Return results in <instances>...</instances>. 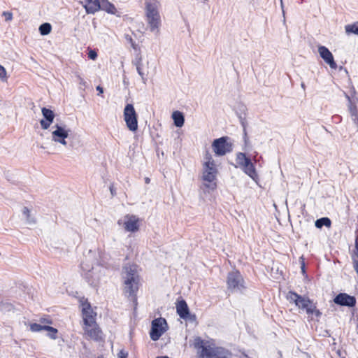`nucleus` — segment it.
<instances>
[{"label": "nucleus", "mask_w": 358, "mask_h": 358, "mask_svg": "<svg viewBox=\"0 0 358 358\" xmlns=\"http://www.w3.org/2000/svg\"><path fill=\"white\" fill-rule=\"evenodd\" d=\"M239 110L241 113L236 112L240 123L245 122L246 120L245 118V111L246 107L243 105L240 106Z\"/></svg>", "instance_id": "c756f323"}, {"label": "nucleus", "mask_w": 358, "mask_h": 358, "mask_svg": "<svg viewBox=\"0 0 358 358\" xmlns=\"http://www.w3.org/2000/svg\"><path fill=\"white\" fill-rule=\"evenodd\" d=\"M43 119L40 120V124L43 129H48L53 122L55 117V113L51 109L43 107L41 108Z\"/></svg>", "instance_id": "f8f14e48"}, {"label": "nucleus", "mask_w": 358, "mask_h": 358, "mask_svg": "<svg viewBox=\"0 0 358 358\" xmlns=\"http://www.w3.org/2000/svg\"><path fill=\"white\" fill-rule=\"evenodd\" d=\"M99 5L101 6L100 10H104L108 13L115 14L117 10L115 6L108 0H101Z\"/></svg>", "instance_id": "4be33fe9"}, {"label": "nucleus", "mask_w": 358, "mask_h": 358, "mask_svg": "<svg viewBox=\"0 0 358 358\" xmlns=\"http://www.w3.org/2000/svg\"><path fill=\"white\" fill-rule=\"evenodd\" d=\"M45 331H47L48 333V336L49 338H50L51 339H56L57 338V333H58V330L56 329V328H54L52 327H50V326H48L47 325L46 328H45Z\"/></svg>", "instance_id": "cd10ccee"}, {"label": "nucleus", "mask_w": 358, "mask_h": 358, "mask_svg": "<svg viewBox=\"0 0 358 358\" xmlns=\"http://www.w3.org/2000/svg\"><path fill=\"white\" fill-rule=\"evenodd\" d=\"M159 2L157 0H149L145 2V15L151 31L157 34L161 23L159 13Z\"/></svg>", "instance_id": "7ed1b4c3"}, {"label": "nucleus", "mask_w": 358, "mask_h": 358, "mask_svg": "<svg viewBox=\"0 0 358 358\" xmlns=\"http://www.w3.org/2000/svg\"><path fill=\"white\" fill-rule=\"evenodd\" d=\"M132 64L136 66L138 75L141 77L143 82L145 83L146 78L143 71L142 57L140 54L136 55L135 59L132 60Z\"/></svg>", "instance_id": "6ab92c4d"}, {"label": "nucleus", "mask_w": 358, "mask_h": 358, "mask_svg": "<svg viewBox=\"0 0 358 358\" xmlns=\"http://www.w3.org/2000/svg\"><path fill=\"white\" fill-rule=\"evenodd\" d=\"M6 71L5 68L0 64V78L3 79L6 78Z\"/></svg>", "instance_id": "a19ab883"}, {"label": "nucleus", "mask_w": 358, "mask_h": 358, "mask_svg": "<svg viewBox=\"0 0 358 358\" xmlns=\"http://www.w3.org/2000/svg\"><path fill=\"white\" fill-rule=\"evenodd\" d=\"M296 306L302 310H305L306 313L311 312V309L314 308V303L309 298L299 295V299L296 302Z\"/></svg>", "instance_id": "2eb2a0df"}, {"label": "nucleus", "mask_w": 358, "mask_h": 358, "mask_svg": "<svg viewBox=\"0 0 358 358\" xmlns=\"http://www.w3.org/2000/svg\"><path fill=\"white\" fill-rule=\"evenodd\" d=\"M346 97H347V99H348L349 101H351L350 97L349 96L347 95Z\"/></svg>", "instance_id": "4d7b16f0"}, {"label": "nucleus", "mask_w": 358, "mask_h": 358, "mask_svg": "<svg viewBox=\"0 0 358 358\" xmlns=\"http://www.w3.org/2000/svg\"><path fill=\"white\" fill-rule=\"evenodd\" d=\"M350 111H351V113L352 115H356L357 113V110L356 108H353L352 106L350 107Z\"/></svg>", "instance_id": "c03bdc74"}, {"label": "nucleus", "mask_w": 358, "mask_h": 358, "mask_svg": "<svg viewBox=\"0 0 358 358\" xmlns=\"http://www.w3.org/2000/svg\"><path fill=\"white\" fill-rule=\"evenodd\" d=\"M117 224L119 225H121L122 224V220H119L118 222H117Z\"/></svg>", "instance_id": "6e6d98bb"}, {"label": "nucleus", "mask_w": 358, "mask_h": 358, "mask_svg": "<svg viewBox=\"0 0 358 358\" xmlns=\"http://www.w3.org/2000/svg\"><path fill=\"white\" fill-rule=\"evenodd\" d=\"M41 323H48V324H52V321L48 320V319H44V318H42L41 320Z\"/></svg>", "instance_id": "a18cd8bd"}, {"label": "nucleus", "mask_w": 358, "mask_h": 358, "mask_svg": "<svg viewBox=\"0 0 358 358\" xmlns=\"http://www.w3.org/2000/svg\"><path fill=\"white\" fill-rule=\"evenodd\" d=\"M176 312L178 315L183 320H187L189 316V309L184 299L178 301L176 304Z\"/></svg>", "instance_id": "f3484780"}, {"label": "nucleus", "mask_w": 358, "mask_h": 358, "mask_svg": "<svg viewBox=\"0 0 358 358\" xmlns=\"http://www.w3.org/2000/svg\"><path fill=\"white\" fill-rule=\"evenodd\" d=\"M97 56L98 55H97L96 52L94 50H90L88 52V58L92 60H95L97 58Z\"/></svg>", "instance_id": "e433bc0d"}, {"label": "nucleus", "mask_w": 358, "mask_h": 358, "mask_svg": "<svg viewBox=\"0 0 358 358\" xmlns=\"http://www.w3.org/2000/svg\"><path fill=\"white\" fill-rule=\"evenodd\" d=\"M331 224V221L327 217L319 218L315 222V226L318 229H321L324 226L327 227H330Z\"/></svg>", "instance_id": "b1692460"}, {"label": "nucleus", "mask_w": 358, "mask_h": 358, "mask_svg": "<svg viewBox=\"0 0 358 358\" xmlns=\"http://www.w3.org/2000/svg\"><path fill=\"white\" fill-rule=\"evenodd\" d=\"M356 331H357V332L358 334V324H357V327H356Z\"/></svg>", "instance_id": "13d9d810"}, {"label": "nucleus", "mask_w": 358, "mask_h": 358, "mask_svg": "<svg viewBox=\"0 0 358 358\" xmlns=\"http://www.w3.org/2000/svg\"><path fill=\"white\" fill-rule=\"evenodd\" d=\"M345 30L348 34H353L358 35V21L352 24L345 25Z\"/></svg>", "instance_id": "393cba45"}, {"label": "nucleus", "mask_w": 358, "mask_h": 358, "mask_svg": "<svg viewBox=\"0 0 358 358\" xmlns=\"http://www.w3.org/2000/svg\"><path fill=\"white\" fill-rule=\"evenodd\" d=\"M47 325H42L37 323H32L30 324V330L33 332H38L42 330L45 331Z\"/></svg>", "instance_id": "7c9ffc66"}, {"label": "nucleus", "mask_w": 358, "mask_h": 358, "mask_svg": "<svg viewBox=\"0 0 358 358\" xmlns=\"http://www.w3.org/2000/svg\"><path fill=\"white\" fill-rule=\"evenodd\" d=\"M334 302L341 306L353 308L356 306L357 300L355 296L346 293H339L334 298Z\"/></svg>", "instance_id": "1a4fd4ad"}, {"label": "nucleus", "mask_w": 358, "mask_h": 358, "mask_svg": "<svg viewBox=\"0 0 358 358\" xmlns=\"http://www.w3.org/2000/svg\"><path fill=\"white\" fill-rule=\"evenodd\" d=\"M241 124L243 127V131L244 135L247 136V131H246V127L248 125L247 121L245 120V122H241Z\"/></svg>", "instance_id": "79ce46f5"}, {"label": "nucleus", "mask_w": 358, "mask_h": 358, "mask_svg": "<svg viewBox=\"0 0 358 358\" xmlns=\"http://www.w3.org/2000/svg\"><path fill=\"white\" fill-rule=\"evenodd\" d=\"M38 30L42 36H45L50 33L52 26L50 23L45 22L40 25Z\"/></svg>", "instance_id": "a878e982"}, {"label": "nucleus", "mask_w": 358, "mask_h": 358, "mask_svg": "<svg viewBox=\"0 0 358 358\" xmlns=\"http://www.w3.org/2000/svg\"><path fill=\"white\" fill-rule=\"evenodd\" d=\"M352 92H353L354 94L356 93L355 88H353Z\"/></svg>", "instance_id": "bf43d9fd"}, {"label": "nucleus", "mask_w": 358, "mask_h": 358, "mask_svg": "<svg viewBox=\"0 0 358 358\" xmlns=\"http://www.w3.org/2000/svg\"><path fill=\"white\" fill-rule=\"evenodd\" d=\"M227 287L231 292L242 291L245 289L244 280L238 271L229 272L227 279Z\"/></svg>", "instance_id": "0eeeda50"}, {"label": "nucleus", "mask_w": 358, "mask_h": 358, "mask_svg": "<svg viewBox=\"0 0 358 358\" xmlns=\"http://www.w3.org/2000/svg\"><path fill=\"white\" fill-rule=\"evenodd\" d=\"M174 125L177 127H181L185 122V117L182 112L176 110L172 113Z\"/></svg>", "instance_id": "5701e85b"}, {"label": "nucleus", "mask_w": 358, "mask_h": 358, "mask_svg": "<svg viewBox=\"0 0 358 358\" xmlns=\"http://www.w3.org/2000/svg\"><path fill=\"white\" fill-rule=\"evenodd\" d=\"M301 87H302L303 90H305V88H306V85H305V84H304L303 83H302L301 84Z\"/></svg>", "instance_id": "603ef678"}, {"label": "nucleus", "mask_w": 358, "mask_h": 358, "mask_svg": "<svg viewBox=\"0 0 358 358\" xmlns=\"http://www.w3.org/2000/svg\"><path fill=\"white\" fill-rule=\"evenodd\" d=\"M124 229L129 232L137 231L139 229L138 218L134 215H127L124 217Z\"/></svg>", "instance_id": "ddd939ff"}, {"label": "nucleus", "mask_w": 358, "mask_h": 358, "mask_svg": "<svg viewBox=\"0 0 358 358\" xmlns=\"http://www.w3.org/2000/svg\"><path fill=\"white\" fill-rule=\"evenodd\" d=\"M3 15L5 17L6 21H10L13 18V14L8 11H4Z\"/></svg>", "instance_id": "58836bf2"}, {"label": "nucleus", "mask_w": 358, "mask_h": 358, "mask_svg": "<svg viewBox=\"0 0 358 358\" xmlns=\"http://www.w3.org/2000/svg\"><path fill=\"white\" fill-rule=\"evenodd\" d=\"M110 192L112 194V195H114L115 194V192H114V189L112 187H110Z\"/></svg>", "instance_id": "8fccbe9b"}, {"label": "nucleus", "mask_w": 358, "mask_h": 358, "mask_svg": "<svg viewBox=\"0 0 358 358\" xmlns=\"http://www.w3.org/2000/svg\"><path fill=\"white\" fill-rule=\"evenodd\" d=\"M124 270V292L125 295L133 301H136V292L139 286V275L136 270V266L129 265Z\"/></svg>", "instance_id": "f257e3e1"}, {"label": "nucleus", "mask_w": 358, "mask_h": 358, "mask_svg": "<svg viewBox=\"0 0 358 358\" xmlns=\"http://www.w3.org/2000/svg\"><path fill=\"white\" fill-rule=\"evenodd\" d=\"M127 357H128V352L127 351H125L124 349H122L117 353V358H127Z\"/></svg>", "instance_id": "4c0bfd02"}, {"label": "nucleus", "mask_w": 358, "mask_h": 358, "mask_svg": "<svg viewBox=\"0 0 358 358\" xmlns=\"http://www.w3.org/2000/svg\"><path fill=\"white\" fill-rule=\"evenodd\" d=\"M123 115L127 128L131 131H136L138 129V116L133 104L125 106Z\"/></svg>", "instance_id": "423d86ee"}, {"label": "nucleus", "mask_w": 358, "mask_h": 358, "mask_svg": "<svg viewBox=\"0 0 358 358\" xmlns=\"http://www.w3.org/2000/svg\"><path fill=\"white\" fill-rule=\"evenodd\" d=\"M168 329V324L166 319L159 317L154 319L152 321L151 329L150 331V338L157 341L159 339L162 335Z\"/></svg>", "instance_id": "39448f33"}, {"label": "nucleus", "mask_w": 358, "mask_h": 358, "mask_svg": "<svg viewBox=\"0 0 358 358\" xmlns=\"http://www.w3.org/2000/svg\"><path fill=\"white\" fill-rule=\"evenodd\" d=\"M96 90L99 92V94H102L103 92V87H101L99 85L96 87Z\"/></svg>", "instance_id": "49530a36"}, {"label": "nucleus", "mask_w": 358, "mask_h": 358, "mask_svg": "<svg viewBox=\"0 0 358 358\" xmlns=\"http://www.w3.org/2000/svg\"><path fill=\"white\" fill-rule=\"evenodd\" d=\"M76 77L80 85V88L84 90L87 86L86 81L80 75H77Z\"/></svg>", "instance_id": "f704fd0d"}, {"label": "nucleus", "mask_w": 358, "mask_h": 358, "mask_svg": "<svg viewBox=\"0 0 358 358\" xmlns=\"http://www.w3.org/2000/svg\"><path fill=\"white\" fill-rule=\"evenodd\" d=\"M241 169L245 174H247L252 179H255L256 177H257L255 165L252 164L250 159L248 163L244 164Z\"/></svg>", "instance_id": "aec40b11"}, {"label": "nucleus", "mask_w": 358, "mask_h": 358, "mask_svg": "<svg viewBox=\"0 0 358 358\" xmlns=\"http://www.w3.org/2000/svg\"><path fill=\"white\" fill-rule=\"evenodd\" d=\"M186 320H188L189 322H196V317L194 314H191L189 313V316L187 318Z\"/></svg>", "instance_id": "37998d69"}, {"label": "nucleus", "mask_w": 358, "mask_h": 358, "mask_svg": "<svg viewBox=\"0 0 358 358\" xmlns=\"http://www.w3.org/2000/svg\"><path fill=\"white\" fill-rule=\"evenodd\" d=\"M81 3L87 14H94L100 10L99 0H84Z\"/></svg>", "instance_id": "dca6fc26"}, {"label": "nucleus", "mask_w": 358, "mask_h": 358, "mask_svg": "<svg viewBox=\"0 0 358 358\" xmlns=\"http://www.w3.org/2000/svg\"><path fill=\"white\" fill-rule=\"evenodd\" d=\"M355 249L358 254V240H357V238L356 239V241H355Z\"/></svg>", "instance_id": "09e8293b"}, {"label": "nucleus", "mask_w": 358, "mask_h": 358, "mask_svg": "<svg viewBox=\"0 0 358 358\" xmlns=\"http://www.w3.org/2000/svg\"><path fill=\"white\" fill-rule=\"evenodd\" d=\"M54 127L55 128V130L52 132V140L55 142L66 145V138L69 136V132L70 130L66 129L64 127L58 124H55Z\"/></svg>", "instance_id": "9d476101"}, {"label": "nucleus", "mask_w": 358, "mask_h": 358, "mask_svg": "<svg viewBox=\"0 0 358 358\" xmlns=\"http://www.w3.org/2000/svg\"><path fill=\"white\" fill-rule=\"evenodd\" d=\"M125 38H126V40L131 43L132 48L134 49H136V45L135 42L133 41L132 38L129 35H126Z\"/></svg>", "instance_id": "ea45409f"}, {"label": "nucleus", "mask_w": 358, "mask_h": 358, "mask_svg": "<svg viewBox=\"0 0 358 358\" xmlns=\"http://www.w3.org/2000/svg\"><path fill=\"white\" fill-rule=\"evenodd\" d=\"M157 358H169V357L167 356H161V357H157Z\"/></svg>", "instance_id": "864d4df0"}, {"label": "nucleus", "mask_w": 358, "mask_h": 358, "mask_svg": "<svg viewBox=\"0 0 358 358\" xmlns=\"http://www.w3.org/2000/svg\"><path fill=\"white\" fill-rule=\"evenodd\" d=\"M203 171L206 172H212L213 174H217V169L215 163L211 164H203Z\"/></svg>", "instance_id": "2f4dec72"}, {"label": "nucleus", "mask_w": 358, "mask_h": 358, "mask_svg": "<svg viewBox=\"0 0 358 358\" xmlns=\"http://www.w3.org/2000/svg\"><path fill=\"white\" fill-rule=\"evenodd\" d=\"M84 329L85 334L91 339L96 341L102 340V331L96 322L90 327L85 326Z\"/></svg>", "instance_id": "4468645a"}, {"label": "nucleus", "mask_w": 358, "mask_h": 358, "mask_svg": "<svg viewBox=\"0 0 358 358\" xmlns=\"http://www.w3.org/2000/svg\"><path fill=\"white\" fill-rule=\"evenodd\" d=\"M280 1H281V6H282V9H283L282 1V0H280ZM282 13H283V15H285V10H282Z\"/></svg>", "instance_id": "3c124183"}, {"label": "nucleus", "mask_w": 358, "mask_h": 358, "mask_svg": "<svg viewBox=\"0 0 358 358\" xmlns=\"http://www.w3.org/2000/svg\"><path fill=\"white\" fill-rule=\"evenodd\" d=\"M212 148L215 155L223 156L232 151L233 144L229 137L222 136L213 141Z\"/></svg>", "instance_id": "20e7f679"}, {"label": "nucleus", "mask_w": 358, "mask_h": 358, "mask_svg": "<svg viewBox=\"0 0 358 358\" xmlns=\"http://www.w3.org/2000/svg\"><path fill=\"white\" fill-rule=\"evenodd\" d=\"M307 314L310 315H315L316 317H320L322 315V313L317 309L315 304L314 303V308L311 309V312L307 313Z\"/></svg>", "instance_id": "c9c22d12"}, {"label": "nucleus", "mask_w": 358, "mask_h": 358, "mask_svg": "<svg viewBox=\"0 0 358 358\" xmlns=\"http://www.w3.org/2000/svg\"><path fill=\"white\" fill-rule=\"evenodd\" d=\"M201 337H196L193 345L196 349L201 350V358H231L232 353L222 347H210Z\"/></svg>", "instance_id": "f03ea898"}, {"label": "nucleus", "mask_w": 358, "mask_h": 358, "mask_svg": "<svg viewBox=\"0 0 358 358\" xmlns=\"http://www.w3.org/2000/svg\"><path fill=\"white\" fill-rule=\"evenodd\" d=\"M217 175L213 174L212 172L203 171L202 178L205 182H208V184H204V186L210 189L214 190L217 187L216 183L214 182L216 180Z\"/></svg>", "instance_id": "a211bd4d"}, {"label": "nucleus", "mask_w": 358, "mask_h": 358, "mask_svg": "<svg viewBox=\"0 0 358 358\" xmlns=\"http://www.w3.org/2000/svg\"><path fill=\"white\" fill-rule=\"evenodd\" d=\"M22 214L26 217L27 221L29 223H35V220L31 217L29 209L24 206L22 209Z\"/></svg>", "instance_id": "473e14b6"}, {"label": "nucleus", "mask_w": 358, "mask_h": 358, "mask_svg": "<svg viewBox=\"0 0 358 358\" xmlns=\"http://www.w3.org/2000/svg\"><path fill=\"white\" fill-rule=\"evenodd\" d=\"M204 159H205V162H204L203 164H211V165H213V164L215 163V161L213 160L211 154L208 151L206 152V154H205V156H204Z\"/></svg>", "instance_id": "72a5a7b5"}, {"label": "nucleus", "mask_w": 358, "mask_h": 358, "mask_svg": "<svg viewBox=\"0 0 358 358\" xmlns=\"http://www.w3.org/2000/svg\"><path fill=\"white\" fill-rule=\"evenodd\" d=\"M99 358H103V357H99Z\"/></svg>", "instance_id": "052dcab7"}, {"label": "nucleus", "mask_w": 358, "mask_h": 358, "mask_svg": "<svg viewBox=\"0 0 358 358\" xmlns=\"http://www.w3.org/2000/svg\"><path fill=\"white\" fill-rule=\"evenodd\" d=\"M318 52L321 58L327 64L331 69H336L338 66L331 51L324 45L318 47Z\"/></svg>", "instance_id": "9b49d317"}, {"label": "nucleus", "mask_w": 358, "mask_h": 358, "mask_svg": "<svg viewBox=\"0 0 358 358\" xmlns=\"http://www.w3.org/2000/svg\"><path fill=\"white\" fill-rule=\"evenodd\" d=\"M14 309V306L9 302H0V311L2 313L10 312Z\"/></svg>", "instance_id": "bb28decb"}, {"label": "nucleus", "mask_w": 358, "mask_h": 358, "mask_svg": "<svg viewBox=\"0 0 358 358\" xmlns=\"http://www.w3.org/2000/svg\"><path fill=\"white\" fill-rule=\"evenodd\" d=\"M250 158L247 157L246 155L243 152H238L236 154V164L234 163H231V165H233L235 168H242L245 164L248 163L249 162V159Z\"/></svg>", "instance_id": "412c9836"}, {"label": "nucleus", "mask_w": 358, "mask_h": 358, "mask_svg": "<svg viewBox=\"0 0 358 358\" xmlns=\"http://www.w3.org/2000/svg\"><path fill=\"white\" fill-rule=\"evenodd\" d=\"M299 294H298L296 292H293V291H289L287 294V299L291 302V303H294V304L296 305V302H297V301L299 300Z\"/></svg>", "instance_id": "c85d7f7f"}, {"label": "nucleus", "mask_w": 358, "mask_h": 358, "mask_svg": "<svg viewBox=\"0 0 358 358\" xmlns=\"http://www.w3.org/2000/svg\"><path fill=\"white\" fill-rule=\"evenodd\" d=\"M301 271L303 273H305V263H304V262H303L302 264H301Z\"/></svg>", "instance_id": "de8ad7c7"}, {"label": "nucleus", "mask_w": 358, "mask_h": 358, "mask_svg": "<svg viewBox=\"0 0 358 358\" xmlns=\"http://www.w3.org/2000/svg\"><path fill=\"white\" fill-rule=\"evenodd\" d=\"M82 314L85 326L90 327L95 323L96 313L93 311L90 303L87 301L82 303Z\"/></svg>", "instance_id": "6e6552de"}, {"label": "nucleus", "mask_w": 358, "mask_h": 358, "mask_svg": "<svg viewBox=\"0 0 358 358\" xmlns=\"http://www.w3.org/2000/svg\"><path fill=\"white\" fill-rule=\"evenodd\" d=\"M150 182V179L148 178H145V182L148 183Z\"/></svg>", "instance_id": "5fc2aeb1"}]
</instances>
